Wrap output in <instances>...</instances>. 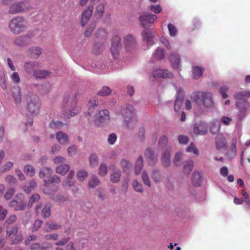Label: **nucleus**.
I'll list each match as a JSON object with an SVG mask.
<instances>
[{
  "mask_svg": "<svg viewBox=\"0 0 250 250\" xmlns=\"http://www.w3.org/2000/svg\"><path fill=\"white\" fill-rule=\"evenodd\" d=\"M149 9L156 14L161 13L162 11V8L159 4L156 5H151L149 7Z\"/></svg>",
  "mask_w": 250,
  "mask_h": 250,
  "instance_id": "obj_62",
  "label": "nucleus"
},
{
  "mask_svg": "<svg viewBox=\"0 0 250 250\" xmlns=\"http://www.w3.org/2000/svg\"><path fill=\"white\" fill-rule=\"evenodd\" d=\"M39 67V63L36 61H28L24 64V70L28 74H33L34 72Z\"/></svg>",
  "mask_w": 250,
  "mask_h": 250,
  "instance_id": "obj_17",
  "label": "nucleus"
},
{
  "mask_svg": "<svg viewBox=\"0 0 250 250\" xmlns=\"http://www.w3.org/2000/svg\"><path fill=\"white\" fill-rule=\"evenodd\" d=\"M117 136L114 133H112L108 135L107 138V142L110 145H113L117 141Z\"/></svg>",
  "mask_w": 250,
  "mask_h": 250,
  "instance_id": "obj_64",
  "label": "nucleus"
},
{
  "mask_svg": "<svg viewBox=\"0 0 250 250\" xmlns=\"http://www.w3.org/2000/svg\"><path fill=\"white\" fill-rule=\"evenodd\" d=\"M141 177L144 184L146 186L150 187L151 186V183L148 174L146 170L143 171Z\"/></svg>",
  "mask_w": 250,
  "mask_h": 250,
  "instance_id": "obj_51",
  "label": "nucleus"
},
{
  "mask_svg": "<svg viewBox=\"0 0 250 250\" xmlns=\"http://www.w3.org/2000/svg\"><path fill=\"white\" fill-rule=\"evenodd\" d=\"M7 235L10 236L12 235H15L18 232V226L17 225L10 227L7 229Z\"/></svg>",
  "mask_w": 250,
  "mask_h": 250,
  "instance_id": "obj_61",
  "label": "nucleus"
},
{
  "mask_svg": "<svg viewBox=\"0 0 250 250\" xmlns=\"http://www.w3.org/2000/svg\"><path fill=\"white\" fill-rule=\"evenodd\" d=\"M9 27L12 33L18 34L26 29L27 22L23 17L18 16L10 21Z\"/></svg>",
  "mask_w": 250,
  "mask_h": 250,
  "instance_id": "obj_7",
  "label": "nucleus"
},
{
  "mask_svg": "<svg viewBox=\"0 0 250 250\" xmlns=\"http://www.w3.org/2000/svg\"><path fill=\"white\" fill-rule=\"evenodd\" d=\"M216 147L217 149L225 147L227 144L226 138L222 135H218L215 138Z\"/></svg>",
  "mask_w": 250,
  "mask_h": 250,
  "instance_id": "obj_28",
  "label": "nucleus"
},
{
  "mask_svg": "<svg viewBox=\"0 0 250 250\" xmlns=\"http://www.w3.org/2000/svg\"><path fill=\"white\" fill-rule=\"evenodd\" d=\"M204 68L199 66H195L192 67V77L193 79L198 80L200 79L203 74Z\"/></svg>",
  "mask_w": 250,
  "mask_h": 250,
  "instance_id": "obj_27",
  "label": "nucleus"
},
{
  "mask_svg": "<svg viewBox=\"0 0 250 250\" xmlns=\"http://www.w3.org/2000/svg\"><path fill=\"white\" fill-rule=\"evenodd\" d=\"M60 182V178L56 175L53 176H51L48 179L44 180V186L46 187H48L50 184H59Z\"/></svg>",
  "mask_w": 250,
  "mask_h": 250,
  "instance_id": "obj_38",
  "label": "nucleus"
},
{
  "mask_svg": "<svg viewBox=\"0 0 250 250\" xmlns=\"http://www.w3.org/2000/svg\"><path fill=\"white\" fill-rule=\"evenodd\" d=\"M30 36L29 34H26L23 36H20L15 39L14 43L15 45L19 46H24L30 42Z\"/></svg>",
  "mask_w": 250,
  "mask_h": 250,
  "instance_id": "obj_23",
  "label": "nucleus"
},
{
  "mask_svg": "<svg viewBox=\"0 0 250 250\" xmlns=\"http://www.w3.org/2000/svg\"><path fill=\"white\" fill-rule=\"evenodd\" d=\"M120 113L124 119L125 126L127 128H133L135 122V111L134 106L131 104H126L122 106Z\"/></svg>",
  "mask_w": 250,
  "mask_h": 250,
  "instance_id": "obj_4",
  "label": "nucleus"
},
{
  "mask_svg": "<svg viewBox=\"0 0 250 250\" xmlns=\"http://www.w3.org/2000/svg\"><path fill=\"white\" fill-rule=\"evenodd\" d=\"M96 27L95 22H91L87 27V29L84 32V36L86 37H89L91 35Z\"/></svg>",
  "mask_w": 250,
  "mask_h": 250,
  "instance_id": "obj_53",
  "label": "nucleus"
},
{
  "mask_svg": "<svg viewBox=\"0 0 250 250\" xmlns=\"http://www.w3.org/2000/svg\"><path fill=\"white\" fill-rule=\"evenodd\" d=\"M93 10V6H89L83 12L81 19V23L83 26H84L88 21L92 14Z\"/></svg>",
  "mask_w": 250,
  "mask_h": 250,
  "instance_id": "obj_21",
  "label": "nucleus"
},
{
  "mask_svg": "<svg viewBox=\"0 0 250 250\" xmlns=\"http://www.w3.org/2000/svg\"><path fill=\"white\" fill-rule=\"evenodd\" d=\"M133 187L134 189L138 192L142 193L143 191L142 185L139 183L137 180H135L133 182Z\"/></svg>",
  "mask_w": 250,
  "mask_h": 250,
  "instance_id": "obj_57",
  "label": "nucleus"
},
{
  "mask_svg": "<svg viewBox=\"0 0 250 250\" xmlns=\"http://www.w3.org/2000/svg\"><path fill=\"white\" fill-rule=\"evenodd\" d=\"M190 98L196 106V114L198 115L206 114L208 112H212L216 109L213 94L210 91H195L191 93Z\"/></svg>",
  "mask_w": 250,
  "mask_h": 250,
  "instance_id": "obj_1",
  "label": "nucleus"
},
{
  "mask_svg": "<svg viewBox=\"0 0 250 250\" xmlns=\"http://www.w3.org/2000/svg\"><path fill=\"white\" fill-rule=\"evenodd\" d=\"M13 97L17 103H20L21 101V89L19 86H13L11 89Z\"/></svg>",
  "mask_w": 250,
  "mask_h": 250,
  "instance_id": "obj_30",
  "label": "nucleus"
},
{
  "mask_svg": "<svg viewBox=\"0 0 250 250\" xmlns=\"http://www.w3.org/2000/svg\"><path fill=\"white\" fill-rule=\"evenodd\" d=\"M143 167L144 163L143 157L142 156H139L135 165L134 173L135 175H139Z\"/></svg>",
  "mask_w": 250,
  "mask_h": 250,
  "instance_id": "obj_31",
  "label": "nucleus"
},
{
  "mask_svg": "<svg viewBox=\"0 0 250 250\" xmlns=\"http://www.w3.org/2000/svg\"><path fill=\"white\" fill-rule=\"evenodd\" d=\"M109 169L113 171L110 176V181L114 183H118L120 181L121 176L120 170L117 169L114 165L110 166Z\"/></svg>",
  "mask_w": 250,
  "mask_h": 250,
  "instance_id": "obj_19",
  "label": "nucleus"
},
{
  "mask_svg": "<svg viewBox=\"0 0 250 250\" xmlns=\"http://www.w3.org/2000/svg\"><path fill=\"white\" fill-rule=\"evenodd\" d=\"M31 8L29 1L24 0L20 1H15L9 5L8 12L11 14L24 13Z\"/></svg>",
  "mask_w": 250,
  "mask_h": 250,
  "instance_id": "obj_8",
  "label": "nucleus"
},
{
  "mask_svg": "<svg viewBox=\"0 0 250 250\" xmlns=\"http://www.w3.org/2000/svg\"><path fill=\"white\" fill-rule=\"evenodd\" d=\"M31 58H37L41 54V49L39 47H31L29 49Z\"/></svg>",
  "mask_w": 250,
  "mask_h": 250,
  "instance_id": "obj_40",
  "label": "nucleus"
},
{
  "mask_svg": "<svg viewBox=\"0 0 250 250\" xmlns=\"http://www.w3.org/2000/svg\"><path fill=\"white\" fill-rule=\"evenodd\" d=\"M107 173V169L106 165L102 163L99 168V174L102 176H104Z\"/></svg>",
  "mask_w": 250,
  "mask_h": 250,
  "instance_id": "obj_59",
  "label": "nucleus"
},
{
  "mask_svg": "<svg viewBox=\"0 0 250 250\" xmlns=\"http://www.w3.org/2000/svg\"><path fill=\"white\" fill-rule=\"evenodd\" d=\"M69 99L70 95L69 94L65 95L63 98L62 103V106L63 108H65L67 106L70 107L69 111L65 112V113L63 114V117L65 118H70L74 116L79 113L80 111V107L76 105L77 96L75 95L73 97L70 103L69 102Z\"/></svg>",
  "mask_w": 250,
  "mask_h": 250,
  "instance_id": "obj_6",
  "label": "nucleus"
},
{
  "mask_svg": "<svg viewBox=\"0 0 250 250\" xmlns=\"http://www.w3.org/2000/svg\"><path fill=\"white\" fill-rule=\"evenodd\" d=\"M88 114L94 118V123L97 126H101L110 120L109 112L108 110H99L100 106L97 97L92 98L88 103Z\"/></svg>",
  "mask_w": 250,
  "mask_h": 250,
  "instance_id": "obj_2",
  "label": "nucleus"
},
{
  "mask_svg": "<svg viewBox=\"0 0 250 250\" xmlns=\"http://www.w3.org/2000/svg\"><path fill=\"white\" fill-rule=\"evenodd\" d=\"M111 92V90L108 86H104L98 92L97 95L100 96L104 97L109 95Z\"/></svg>",
  "mask_w": 250,
  "mask_h": 250,
  "instance_id": "obj_47",
  "label": "nucleus"
},
{
  "mask_svg": "<svg viewBox=\"0 0 250 250\" xmlns=\"http://www.w3.org/2000/svg\"><path fill=\"white\" fill-rule=\"evenodd\" d=\"M51 247V245L47 243H34L30 247L31 250H45Z\"/></svg>",
  "mask_w": 250,
  "mask_h": 250,
  "instance_id": "obj_33",
  "label": "nucleus"
},
{
  "mask_svg": "<svg viewBox=\"0 0 250 250\" xmlns=\"http://www.w3.org/2000/svg\"><path fill=\"white\" fill-rule=\"evenodd\" d=\"M221 125L220 121L215 119L209 123V131L212 134H216L220 132Z\"/></svg>",
  "mask_w": 250,
  "mask_h": 250,
  "instance_id": "obj_25",
  "label": "nucleus"
},
{
  "mask_svg": "<svg viewBox=\"0 0 250 250\" xmlns=\"http://www.w3.org/2000/svg\"><path fill=\"white\" fill-rule=\"evenodd\" d=\"M56 139L58 142L62 144H65L68 143V135L62 131H59L56 133Z\"/></svg>",
  "mask_w": 250,
  "mask_h": 250,
  "instance_id": "obj_32",
  "label": "nucleus"
},
{
  "mask_svg": "<svg viewBox=\"0 0 250 250\" xmlns=\"http://www.w3.org/2000/svg\"><path fill=\"white\" fill-rule=\"evenodd\" d=\"M26 109L32 115L38 114L41 105L39 96L34 93H29L26 98Z\"/></svg>",
  "mask_w": 250,
  "mask_h": 250,
  "instance_id": "obj_5",
  "label": "nucleus"
},
{
  "mask_svg": "<svg viewBox=\"0 0 250 250\" xmlns=\"http://www.w3.org/2000/svg\"><path fill=\"white\" fill-rule=\"evenodd\" d=\"M96 67L101 70H104L105 69H109V68L111 70L116 69V67L113 66L112 64L107 65V63L104 60H99L95 64Z\"/></svg>",
  "mask_w": 250,
  "mask_h": 250,
  "instance_id": "obj_34",
  "label": "nucleus"
},
{
  "mask_svg": "<svg viewBox=\"0 0 250 250\" xmlns=\"http://www.w3.org/2000/svg\"><path fill=\"white\" fill-rule=\"evenodd\" d=\"M151 177L155 184L161 183L164 180L161 171L158 168L153 169L151 173Z\"/></svg>",
  "mask_w": 250,
  "mask_h": 250,
  "instance_id": "obj_20",
  "label": "nucleus"
},
{
  "mask_svg": "<svg viewBox=\"0 0 250 250\" xmlns=\"http://www.w3.org/2000/svg\"><path fill=\"white\" fill-rule=\"evenodd\" d=\"M193 166L194 163L192 160L187 161L184 166V173L187 174H189L191 171Z\"/></svg>",
  "mask_w": 250,
  "mask_h": 250,
  "instance_id": "obj_41",
  "label": "nucleus"
},
{
  "mask_svg": "<svg viewBox=\"0 0 250 250\" xmlns=\"http://www.w3.org/2000/svg\"><path fill=\"white\" fill-rule=\"evenodd\" d=\"M154 32L151 29H144L142 31V40L146 44L147 49L154 44Z\"/></svg>",
  "mask_w": 250,
  "mask_h": 250,
  "instance_id": "obj_10",
  "label": "nucleus"
},
{
  "mask_svg": "<svg viewBox=\"0 0 250 250\" xmlns=\"http://www.w3.org/2000/svg\"><path fill=\"white\" fill-rule=\"evenodd\" d=\"M168 139L165 135L161 137L159 140L158 146L161 149H167Z\"/></svg>",
  "mask_w": 250,
  "mask_h": 250,
  "instance_id": "obj_42",
  "label": "nucleus"
},
{
  "mask_svg": "<svg viewBox=\"0 0 250 250\" xmlns=\"http://www.w3.org/2000/svg\"><path fill=\"white\" fill-rule=\"evenodd\" d=\"M201 179V175L199 172H194L192 174V183L194 186L199 187L201 185L202 182Z\"/></svg>",
  "mask_w": 250,
  "mask_h": 250,
  "instance_id": "obj_35",
  "label": "nucleus"
},
{
  "mask_svg": "<svg viewBox=\"0 0 250 250\" xmlns=\"http://www.w3.org/2000/svg\"><path fill=\"white\" fill-rule=\"evenodd\" d=\"M167 28L169 35L172 37H175L177 33V30L176 27L172 24L169 23L167 25Z\"/></svg>",
  "mask_w": 250,
  "mask_h": 250,
  "instance_id": "obj_60",
  "label": "nucleus"
},
{
  "mask_svg": "<svg viewBox=\"0 0 250 250\" xmlns=\"http://www.w3.org/2000/svg\"><path fill=\"white\" fill-rule=\"evenodd\" d=\"M169 61L173 68H179L180 65L181 58L179 54L171 53L169 56Z\"/></svg>",
  "mask_w": 250,
  "mask_h": 250,
  "instance_id": "obj_24",
  "label": "nucleus"
},
{
  "mask_svg": "<svg viewBox=\"0 0 250 250\" xmlns=\"http://www.w3.org/2000/svg\"><path fill=\"white\" fill-rule=\"evenodd\" d=\"M184 94L182 89H179L176 94V99L174 103V109L178 111L183 103Z\"/></svg>",
  "mask_w": 250,
  "mask_h": 250,
  "instance_id": "obj_18",
  "label": "nucleus"
},
{
  "mask_svg": "<svg viewBox=\"0 0 250 250\" xmlns=\"http://www.w3.org/2000/svg\"><path fill=\"white\" fill-rule=\"evenodd\" d=\"M104 12V6L102 4H99L96 8L95 15L99 18H101L103 15Z\"/></svg>",
  "mask_w": 250,
  "mask_h": 250,
  "instance_id": "obj_56",
  "label": "nucleus"
},
{
  "mask_svg": "<svg viewBox=\"0 0 250 250\" xmlns=\"http://www.w3.org/2000/svg\"><path fill=\"white\" fill-rule=\"evenodd\" d=\"M100 183V180L98 179L97 176L93 175L90 177L88 182V186L91 188H94L98 186Z\"/></svg>",
  "mask_w": 250,
  "mask_h": 250,
  "instance_id": "obj_49",
  "label": "nucleus"
},
{
  "mask_svg": "<svg viewBox=\"0 0 250 250\" xmlns=\"http://www.w3.org/2000/svg\"><path fill=\"white\" fill-rule=\"evenodd\" d=\"M145 156L149 166H154L156 164L158 156L154 154L151 149L147 148L145 152Z\"/></svg>",
  "mask_w": 250,
  "mask_h": 250,
  "instance_id": "obj_14",
  "label": "nucleus"
},
{
  "mask_svg": "<svg viewBox=\"0 0 250 250\" xmlns=\"http://www.w3.org/2000/svg\"><path fill=\"white\" fill-rule=\"evenodd\" d=\"M182 155V153L180 152H177L175 154L173 159V163L174 165L177 167L181 165V159Z\"/></svg>",
  "mask_w": 250,
  "mask_h": 250,
  "instance_id": "obj_58",
  "label": "nucleus"
},
{
  "mask_svg": "<svg viewBox=\"0 0 250 250\" xmlns=\"http://www.w3.org/2000/svg\"><path fill=\"white\" fill-rule=\"evenodd\" d=\"M161 161L163 167H168L170 166L169 149H166L162 153Z\"/></svg>",
  "mask_w": 250,
  "mask_h": 250,
  "instance_id": "obj_22",
  "label": "nucleus"
},
{
  "mask_svg": "<svg viewBox=\"0 0 250 250\" xmlns=\"http://www.w3.org/2000/svg\"><path fill=\"white\" fill-rule=\"evenodd\" d=\"M49 72L48 70L38 69L34 72L33 76L36 79H42L45 78L49 74Z\"/></svg>",
  "mask_w": 250,
  "mask_h": 250,
  "instance_id": "obj_36",
  "label": "nucleus"
},
{
  "mask_svg": "<svg viewBox=\"0 0 250 250\" xmlns=\"http://www.w3.org/2000/svg\"><path fill=\"white\" fill-rule=\"evenodd\" d=\"M104 49L103 41L95 42L93 45L92 51L93 54L97 55L101 54Z\"/></svg>",
  "mask_w": 250,
  "mask_h": 250,
  "instance_id": "obj_26",
  "label": "nucleus"
},
{
  "mask_svg": "<svg viewBox=\"0 0 250 250\" xmlns=\"http://www.w3.org/2000/svg\"><path fill=\"white\" fill-rule=\"evenodd\" d=\"M89 164L91 167H95L98 165V158L97 154L92 153L89 157Z\"/></svg>",
  "mask_w": 250,
  "mask_h": 250,
  "instance_id": "obj_46",
  "label": "nucleus"
},
{
  "mask_svg": "<svg viewBox=\"0 0 250 250\" xmlns=\"http://www.w3.org/2000/svg\"><path fill=\"white\" fill-rule=\"evenodd\" d=\"M64 124L59 121H53L51 122L49 124L50 127L55 129H58L61 128Z\"/></svg>",
  "mask_w": 250,
  "mask_h": 250,
  "instance_id": "obj_55",
  "label": "nucleus"
},
{
  "mask_svg": "<svg viewBox=\"0 0 250 250\" xmlns=\"http://www.w3.org/2000/svg\"><path fill=\"white\" fill-rule=\"evenodd\" d=\"M246 90L236 92L233 95L235 105L238 110L237 119L239 121L245 118L250 110V103L247 100Z\"/></svg>",
  "mask_w": 250,
  "mask_h": 250,
  "instance_id": "obj_3",
  "label": "nucleus"
},
{
  "mask_svg": "<svg viewBox=\"0 0 250 250\" xmlns=\"http://www.w3.org/2000/svg\"><path fill=\"white\" fill-rule=\"evenodd\" d=\"M76 176L79 182H82L87 177L88 173L85 170H80L77 172Z\"/></svg>",
  "mask_w": 250,
  "mask_h": 250,
  "instance_id": "obj_54",
  "label": "nucleus"
},
{
  "mask_svg": "<svg viewBox=\"0 0 250 250\" xmlns=\"http://www.w3.org/2000/svg\"><path fill=\"white\" fill-rule=\"evenodd\" d=\"M152 75L155 78H170L173 77L172 73L169 72L168 70L161 68L153 71Z\"/></svg>",
  "mask_w": 250,
  "mask_h": 250,
  "instance_id": "obj_15",
  "label": "nucleus"
},
{
  "mask_svg": "<svg viewBox=\"0 0 250 250\" xmlns=\"http://www.w3.org/2000/svg\"><path fill=\"white\" fill-rule=\"evenodd\" d=\"M23 196V194L21 193L18 194L16 198L9 203V206L14 208L16 211L23 210L27 205L26 203L22 200Z\"/></svg>",
  "mask_w": 250,
  "mask_h": 250,
  "instance_id": "obj_11",
  "label": "nucleus"
},
{
  "mask_svg": "<svg viewBox=\"0 0 250 250\" xmlns=\"http://www.w3.org/2000/svg\"><path fill=\"white\" fill-rule=\"evenodd\" d=\"M40 199V197L38 194H33L30 198L28 203L27 204V207L28 208H31L33 205L37 202Z\"/></svg>",
  "mask_w": 250,
  "mask_h": 250,
  "instance_id": "obj_50",
  "label": "nucleus"
},
{
  "mask_svg": "<svg viewBox=\"0 0 250 250\" xmlns=\"http://www.w3.org/2000/svg\"><path fill=\"white\" fill-rule=\"evenodd\" d=\"M121 46L120 38L118 36H114L112 39V45L110 48V51L114 58L119 54Z\"/></svg>",
  "mask_w": 250,
  "mask_h": 250,
  "instance_id": "obj_12",
  "label": "nucleus"
},
{
  "mask_svg": "<svg viewBox=\"0 0 250 250\" xmlns=\"http://www.w3.org/2000/svg\"><path fill=\"white\" fill-rule=\"evenodd\" d=\"M53 170L48 167L42 168L39 172V176L41 178L48 179L52 175Z\"/></svg>",
  "mask_w": 250,
  "mask_h": 250,
  "instance_id": "obj_29",
  "label": "nucleus"
},
{
  "mask_svg": "<svg viewBox=\"0 0 250 250\" xmlns=\"http://www.w3.org/2000/svg\"><path fill=\"white\" fill-rule=\"evenodd\" d=\"M193 132L196 135H204L208 132V125L203 122L196 123L193 127Z\"/></svg>",
  "mask_w": 250,
  "mask_h": 250,
  "instance_id": "obj_13",
  "label": "nucleus"
},
{
  "mask_svg": "<svg viewBox=\"0 0 250 250\" xmlns=\"http://www.w3.org/2000/svg\"><path fill=\"white\" fill-rule=\"evenodd\" d=\"M157 16L148 13H142L138 17L140 25L144 29H147V24H152L157 20Z\"/></svg>",
  "mask_w": 250,
  "mask_h": 250,
  "instance_id": "obj_9",
  "label": "nucleus"
},
{
  "mask_svg": "<svg viewBox=\"0 0 250 250\" xmlns=\"http://www.w3.org/2000/svg\"><path fill=\"white\" fill-rule=\"evenodd\" d=\"M153 57L156 60L160 61L164 58V50L161 47H158L153 54Z\"/></svg>",
  "mask_w": 250,
  "mask_h": 250,
  "instance_id": "obj_44",
  "label": "nucleus"
},
{
  "mask_svg": "<svg viewBox=\"0 0 250 250\" xmlns=\"http://www.w3.org/2000/svg\"><path fill=\"white\" fill-rule=\"evenodd\" d=\"M107 35V33L106 31L104 28H100L98 29L95 34V36L97 38L100 39L103 41L106 39Z\"/></svg>",
  "mask_w": 250,
  "mask_h": 250,
  "instance_id": "obj_45",
  "label": "nucleus"
},
{
  "mask_svg": "<svg viewBox=\"0 0 250 250\" xmlns=\"http://www.w3.org/2000/svg\"><path fill=\"white\" fill-rule=\"evenodd\" d=\"M124 44L127 51H131L136 45L135 38L131 35H126L124 38Z\"/></svg>",
  "mask_w": 250,
  "mask_h": 250,
  "instance_id": "obj_16",
  "label": "nucleus"
},
{
  "mask_svg": "<svg viewBox=\"0 0 250 250\" xmlns=\"http://www.w3.org/2000/svg\"><path fill=\"white\" fill-rule=\"evenodd\" d=\"M186 151L188 152H192L195 155L198 154V150L196 148L194 144L193 143H191L189 146L186 148Z\"/></svg>",
  "mask_w": 250,
  "mask_h": 250,
  "instance_id": "obj_63",
  "label": "nucleus"
},
{
  "mask_svg": "<svg viewBox=\"0 0 250 250\" xmlns=\"http://www.w3.org/2000/svg\"><path fill=\"white\" fill-rule=\"evenodd\" d=\"M70 167L67 164H64L57 167L56 171L57 173L64 175L68 171Z\"/></svg>",
  "mask_w": 250,
  "mask_h": 250,
  "instance_id": "obj_39",
  "label": "nucleus"
},
{
  "mask_svg": "<svg viewBox=\"0 0 250 250\" xmlns=\"http://www.w3.org/2000/svg\"><path fill=\"white\" fill-rule=\"evenodd\" d=\"M24 172L30 177H33L35 174V168L30 165H27L24 166L23 167Z\"/></svg>",
  "mask_w": 250,
  "mask_h": 250,
  "instance_id": "obj_43",
  "label": "nucleus"
},
{
  "mask_svg": "<svg viewBox=\"0 0 250 250\" xmlns=\"http://www.w3.org/2000/svg\"><path fill=\"white\" fill-rule=\"evenodd\" d=\"M51 206L50 204H46L42 211V215L44 218H48L50 216Z\"/></svg>",
  "mask_w": 250,
  "mask_h": 250,
  "instance_id": "obj_48",
  "label": "nucleus"
},
{
  "mask_svg": "<svg viewBox=\"0 0 250 250\" xmlns=\"http://www.w3.org/2000/svg\"><path fill=\"white\" fill-rule=\"evenodd\" d=\"M120 164L123 171L126 173H129L132 168L131 163L127 160L122 159L121 161Z\"/></svg>",
  "mask_w": 250,
  "mask_h": 250,
  "instance_id": "obj_37",
  "label": "nucleus"
},
{
  "mask_svg": "<svg viewBox=\"0 0 250 250\" xmlns=\"http://www.w3.org/2000/svg\"><path fill=\"white\" fill-rule=\"evenodd\" d=\"M237 152V148H232V147H229L228 150H227V152L226 153V157L228 159H232L234 158L236 155Z\"/></svg>",
  "mask_w": 250,
  "mask_h": 250,
  "instance_id": "obj_52",
  "label": "nucleus"
}]
</instances>
